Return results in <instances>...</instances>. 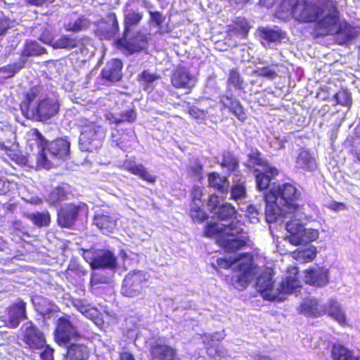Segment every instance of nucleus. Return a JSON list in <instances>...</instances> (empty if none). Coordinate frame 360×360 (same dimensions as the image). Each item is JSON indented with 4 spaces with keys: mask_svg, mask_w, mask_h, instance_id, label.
<instances>
[{
    "mask_svg": "<svg viewBox=\"0 0 360 360\" xmlns=\"http://www.w3.org/2000/svg\"><path fill=\"white\" fill-rule=\"evenodd\" d=\"M300 191L290 183L273 185L264 195L266 202L265 218L268 223H283L291 234L290 240L294 243L318 238L319 231L306 229L304 225L310 217L306 207L299 204Z\"/></svg>",
    "mask_w": 360,
    "mask_h": 360,
    "instance_id": "obj_1",
    "label": "nucleus"
},
{
    "mask_svg": "<svg viewBox=\"0 0 360 360\" xmlns=\"http://www.w3.org/2000/svg\"><path fill=\"white\" fill-rule=\"evenodd\" d=\"M41 91V86L31 88L20 104V110L27 119L46 122L58 115L60 104L55 96L38 98Z\"/></svg>",
    "mask_w": 360,
    "mask_h": 360,
    "instance_id": "obj_2",
    "label": "nucleus"
},
{
    "mask_svg": "<svg viewBox=\"0 0 360 360\" xmlns=\"http://www.w3.org/2000/svg\"><path fill=\"white\" fill-rule=\"evenodd\" d=\"M244 224L234 221L228 225L210 223L205 229V235L212 237L218 234L217 242L226 252H233L247 245L248 236L243 231Z\"/></svg>",
    "mask_w": 360,
    "mask_h": 360,
    "instance_id": "obj_3",
    "label": "nucleus"
},
{
    "mask_svg": "<svg viewBox=\"0 0 360 360\" xmlns=\"http://www.w3.org/2000/svg\"><path fill=\"white\" fill-rule=\"evenodd\" d=\"M33 136L41 147V152L37 159L38 166L46 169L51 167V161L49 159L46 151L49 152V156L53 159H64L68 156L70 150V143L66 140L58 139L47 144L42 134L37 129L34 130Z\"/></svg>",
    "mask_w": 360,
    "mask_h": 360,
    "instance_id": "obj_4",
    "label": "nucleus"
},
{
    "mask_svg": "<svg viewBox=\"0 0 360 360\" xmlns=\"http://www.w3.org/2000/svg\"><path fill=\"white\" fill-rule=\"evenodd\" d=\"M217 264L222 269H229L231 266L238 269L236 276L242 285H246L257 274L256 267L253 266L252 256L249 253L239 254L237 257L219 258Z\"/></svg>",
    "mask_w": 360,
    "mask_h": 360,
    "instance_id": "obj_5",
    "label": "nucleus"
},
{
    "mask_svg": "<svg viewBox=\"0 0 360 360\" xmlns=\"http://www.w3.org/2000/svg\"><path fill=\"white\" fill-rule=\"evenodd\" d=\"M77 125L81 130L79 143L82 150L91 152L101 147L105 136L101 126L84 117L77 119Z\"/></svg>",
    "mask_w": 360,
    "mask_h": 360,
    "instance_id": "obj_6",
    "label": "nucleus"
},
{
    "mask_svg": "<svg viewBox=\"0 0 360 360\" xmlns=\"http://www.w3.org/2000/svg\"><path fill=\"white\" fill-rule=\"evenodd\" d=\"M323 13L317 19L316 31L321 36L333 35L340 29V20L334 6L323 8Z\"/></svg>",
    "mask_w": 360,
    "mask_h": 360,
    "instance_id": "obj_7",
    "label": "nucleus"
},
{
    "mask_svg": "<svg viewBox=\"0 0 360 360\" xmlns=\"http://www.w3.org/2000/svg\"><path fill=\"white\" fill-rule=\"evenodd\" d=\"M146 282V274L143 271L129 272L123 281L121 292L126 297H137L141 294Z\"/></svg>",
    "mask_w": 360,
    "mask_h": 360,
    "instance_id": "obj_8",
    "label": "nucleus"
},
{
    "mask_svg": "<svg viewBox=\"0 0 360 360\" xmlns=\"http://www.w3.org/2000/svg\"><path fill=\"white\" fill-rule=\"evenodd\" d=\"M22 340L32 349H42L46 345L44 334L32 321L25 323L20 328Z\"/></svg>",
    "mask_w": 360,
    "mask_h": 360,
    "instance_id": "obj_9",
    "label": "nucleus"
},
{
    "mask_svg": "<svg viewBox=\"0 0 360 360\" xmlns=\"http://www.w3.org/2000/svg\"><path fill=\"white\" fill-rule=\"evenodd\" d=\"M290 13L297 21L311 22L317 20L324 12L323 8L318 5L306 1H300V3H297Z\"/></svg>",
    "mask_w": 360,
    "mask_h": 360,
    "instance_id": "obj_10",
    "label": "nucleus"
},
{
    "mask_svg": "<svg viewBox=\"0 0 360 360\" xmlns=\"http://www.w3.org/2000/svg\"><path fill=\"white\" fill-rule=\"evenodd\" d=\"M79 337L77 328L70 322L68 316L58 319L55 339L59 345L65 346L72 340H77Z\"/></svg>",
    "mask_w": 360,
    "mask_h": 360,
    "instance_id": "obj_11",
    "label": "nucleus"
},
{
    "mask_svg": "<svg viewBox=\"0 0 360 360\" xmlns=\"http://www.w3.org/2000/svg\"><path fill=\"white\" fill-rule=\"evenodd\" d=\"M273 284L271 269L264 271L257 278V288L264 299L268 300H283V297H280L279 289L274 288Z\"/></svg>",
    "mask_w": 360,
    "mask_h": 360,
    "instance_id": "obj_12",
    "label": "nucleus"
},
{
    "mask_svg": "<svg viewBox=\"0 0 360 360\" xmlns=\"http://www.w3.org/2000/svg\"><path fill=\"white\" fill-rule=\"evenodd\" d=\"M214 217L219 220H226L232 218L236 211L230 203H221L219 197L217 195H211L207 202Z\"/></svg>",
    "mask_w": 360,
    "mask_h": 360,
    "instance_id": "obj_13",
    "label": "nucleus"
},
{
    "mask_svg": "<svg viewBox=\"0 0 360 360\" xmlns=\"http://www.w3.org/2000/svg\"><path fill=\"white\" fill-rule=\"evenodd\" d=\"M117 44L118 46L124 48L129 54L139 52L146 48L148 41L147 37L139 32H136L131 37L123 36L122 38L117 39Z\"/></svg>",
    "mask_w": 360,
    "mask_h": 360,
    "instance_id": "obj_14",
    "label": "nucleus"
},
{
    "mask_svg": "<svg viewBox=\"0 0 360 360\" xmlns=\"http://www.w3.org/2000/svg\"><path fill=\"white\" fill-rule=\"evenodd\" d=\"M8 320L6 326L10 328H16L20 322L27 319L26 303L21 300L12 304L7 309Z\"/></svg>",
    "mask_w": 360,
    "mask_h": 360,
    "instance_id": "obj_15",
    "label": "nucleus"
},
{
    "mask_svg": "<svg viewBox=\"0 0 360 360\" xmlns=\"http://www.w3.org/2000/svg\"><path fill=\"white\" fill-rule=\"evenodd\" d=\"M80 207L74 204H65L58 211V224L64 228H70L75 224Z\"/></svg>",
    "mask_w": 360,
    "mask_h": 360,
    "instance_id": "obj_16",
    "label": "nucleus"
},
{
    "mask_svg": "<svg viewBox=\"0 0 360 360\" xmlns=\"http://www.w3.org/2000/svg\"><path fill=\"white\" fill-rule=\"evenodd\" d=\"M290 236L288 237L289 242L295 245H301L300 248L292 252V257L297 261L302 263H307L312 261L316 255V248L311 244V242L316 240L313 239L309 241H303L300 243H294L290 240Z\"/></svg>",
    "mask_w": 360,
    "mask_h": 360,
    "instance_id": "obj_17",
    "label": "nucleus"
},
{
    "mask_svg": "<svg viewBox=\"0 0 360 360\" xmlns=\"http://www.w3.org/2000/svg\"><path fill=\"white\" fill-rule=\"evenodd\" d=\"M118 30L117 17L115 13H110L98 23L96 34L101 39H109L113 38Z\"/></svg>",
    "mask_w": 360,
    "mask_h": 360,
    "instance_id": "obj_18",
    "label": "nucleus"
},
{
    "mask_svg": "<svg viewBox=\"0 0 360 360\" xmlns=\"http://www.w3.org/2000/svg\"><path fill=\"white\" fill-rule=\"evenodd\" d=\"M300 313L307 316H321L326 312V305L322 304L315 297H308L303 300L300 306Z\"/></svg>",
    "mask_w": 360,
    "mask_h": 360,
    "instance_id": "obj_19",
    "label": "nucleus"
},
{
    "mask_svg": "<svg viewBox=\"0 0 360 360\" xmlns=\"http://www.w3.org/2000/svg\"><path fill=\"white\" fill-rule=\"evenodd\" d=\"M89 44H90V39L89 38L77 39L69 35H63L53 43L52 46L53 49H67L81 46L80 51L83 53L84 50L87 49L86 46Z\"/></svg>",
    "mask_w": 360,
    "mask_h": 360,
    "instance_id": "obj_20",
    "label": "nucleus"
},
{
    "mask_svg": "<svg viewBox=\"0 0 360 360\" xmlns=\"http://www.w3.org/2000/svg\"><path fill=\"white\" fill-rule=\"evenodd\" d=\"M152 360H181L176 350L167 345L155 344L151 347Z\"/></svg>",
    "mask_w": 360,
    "mask_h": 360,
    "instance_id": "obj_21",
    "label": "nucleus"
},
{
    "mask_svg": "<svg viewBox=\"0 0 360 360\" xmlns=\"http://www.w3.org/2000/svg\"><path fill=\"white\" fill-rule=\"evenodd\" d=\"M123 167L148 183L154 184L156 181L155 176L151 174L142 164H137L134 160H126L123 163Z\"/></svg>",
    "mask_w": 360,
    "mask_h": 360,
    "instance_id": "obj_22",
    "label": "nucleus"
},
{
    "mask_svg": "<svg viewBox=\"0 0 360 360\" xmlns=\"http://www.w3.org/2000/svg\"><path fill=\"white\" fill-rule=\"evenodd\" d=\"M122 62L119 59L109 61L101 72L102 77L107 81L116 82L122 79Z\"/></svg>",
    "mask_w": 360,
    "mask_h": 360,
    "instance_id": "obj_23",
    "label": "nucleus"
},
{
    "mask_svg": "<svg viewBox=\"0 0 360 360\" xmlns=\"http://www.w3.org/2000/svg\"><path fill=\"white\" fill-rule=\"evenodd\" d=\"M171 82L176 89H191L194 86L193 77L184 68H177L171 77Z\"/></svg>",
    "mask_w": 360,
    "mask_h": 360,
    "instance_id": "obj_24",
    "label": "nucleus"
},
{
    "mask_svg": "<svg viewBox=\"0 0 360 360\" xmlns=\"http://www.w3.org/2000/svg\"><path fill=\"white\" fill-rule=\"evenodd\" d=\"M220 101L224 107L229 109L240 121L243 122L246 119L244 108L240 101L232 94L221 96Z\"/></svg>",
    "mask_w": 360,
    "mask_h": 360,
    "instance_id": "obj_25",
    "label": "nucleus"
},
{
    "mask_svg": "<svg viewBox=\"0 0 360 360\" xmlns=\"http://www.w3.org/2000/svg\"><path fill=\"white\" fill-rule=\"evenodd\" d=\"M305 282L312 285L322 287L328 283V271L323 268L305 271Z\"/></svg>",
    "mask_w": 360,
    "mask_h": 360,
    "instance_id": "obj_26",
    "label": "nucleus"
},
{
    "mask_svg": "<svg viewBox=\"0 0 360 360\" xmlns=\"http://www.w3.org/2000/svg\"><path fill=\"white\" fill-rule=\"evenodd\" d=\"M96 259L94 269L101 268L112 269L117 266V258L110 250H98Z\"/></svg>",
    "mask_w": 360,
    "mask_h": 360,
    "instance_id": "obj_27",
    "label": "nucleus"
},
{
    "mask_svg": "<svg viewBox=\"0 0 360 360\" xmlns=\"http://www.w3.org/2000/svg\"><path fill=\"white\" fill-rule=\"evenodd\" d=\"M278 174V170L271 167H266L263 172H259L256 176L257 186L259 190L262 191L269 188L270 191L273 185L276 183H271L272 179Z\"/></svg>",
    "mask_w": 360,
    "mask_h": 360,
    "instance_id": "obj_28",
    "label": "nucleus"
},
{
    "mask_svg": "<svg viewBox=\"0 0 360 360\" xmlns=\"http://www.w3.org/2000/svg\"><path fill=\"white\" fill-rule=\"evenodd\" d=\"M143 14L139 11L127 8L124 11V35L128 37L138 26L142 20Z\"/></svg>",
    "mask_w": 360,
    "mask_h": 360,
    "instance_id": "obj_29",
    "label": "nucleus"
},
{
    "mask_svg": "<svg viewBox=\"0 0 360 360\" xmlns=\"http://www.w3.org/2000/svg\"><path fill=\"white\" fill-rule=\"evenodd\" d=\"M295 167L305 171H313L316 168V162L309 150L302 149L296 157Z\"/></svg>",
    "mask_w": 360,
    "mask_h": 360,
    "instance_id": "obj_30",
    "label": "nucleus"
},
{
    "mask_svg": "<svg viewBox=\"0 0 360 360\" xmlns=\"http://www.w3.org/2000/svg\"><path fill=\"white\" fill-rule=\"evenodd\" d=\"M258 31L261 39L267 43H279L285 39V33L278 27H260Z\"/></svg>",
    "mask_w": 360,
    "mask_h": 360,
    "instance_id": "obj_31",
    "label": "nucleus"
},
{
    "mask_svg": "<svg viewBox=\"0 0 360 360\" xmlns=\"http://www.w3.org/2000/svg\"><path fill=\"white\" fill-rule=\"evenodd\" d=\"M89 351L83 344H71L68 347L65 360H87Z\"/></svg>",
    "mask_w": 360,
    "mask_h": 360,
    "instance_id": "obj_32",
    "label": "nucleus"
},
{
    "mask_svg": "<svg viewBox=\"0 0 360 360\" xmlns=\"http://www.w3.org/2000/svg\"><path fill=\"white\" fill-rule=\"evenodd\" d=\"M94 224L104 234L112 233L116 226V220L108 214H97L94 219Z\"/></svg>",
    "mask_w": 360,
    "mask_h": 360,
    "instance_id": "obj_33",
    "label": "nucleus"
},
{
    "mask_svg": "<svg viewBox=\"0 0 360 360\" xmlns=\"http://www.w3.org/2000/svg\"><path fill=\"white\" fill-rule=\"evenodd\" d=\"M301 287V282L298 279L296 274L294 275H290L285 277V278L282 281L280 285V287L278 288L279 289L278 292H280V297L284 299V294H290L293 291L296 290L297 288Z\"/></svg>",
    "mask_w": 360,
    "mask_h": 360,
    "instance_id": "obj_34",
    "label": "nucleus"
},
{
    "mask_svg": "<svg viewBox=\"0 0 360 360\" xmlns=\"http://www.w3.org/2000/svg\"><path fill=\"white\" fill-rule=\"evenodd\" d=\"M209 185L219 193H226L229 188V182L226 177L217 172L211 173L208 177Z\"/></svg>",
    "mask_w": 360,
    "mask_h": 360,
    "instance_id": "obj_35",
    "label": "nucleus"
},
{
    "mask_svg": "<svg viewBox=\"0 0 360 360\" xmlns=\"http://www.w3.org/2000/svg\"><path fill=\"white\" fill-rule=\"evenodd\" d=\"M326 313L340 324H346V315L340 304L335 300H331L329 301L326 306Z\"/></svg>",
    "mask_w": 360,
    "mask_h": 360,
    "instance_id": "obj_36",
    "label": "nucleus"
},
{
    "mask_svg": "<svg viewBox=\"0 0 360 360\" xmlns=\"http://www.w3.org/2000/svg\"><path fill=\"white\" fill-rule=\"evenodd\" d=\"M91 21L85 16H80L64 24V29L68 32H77L86 30L89 27Z\"/></svg>",
    "mask_w": 360,
    "mask_h": 360,
    "instance_id": "obj_37",
    "label": "nucleus"
},
{
    "mask_svg": "<svg viewBox=\"0 0 360 360\" xmlns=\"http://www.w3.org/2000/svg\"><path fill=\"white\" fill-rule=\"evenodd\" d=\"M72 304L74 307L86 318L96 322L98 316V311L96 308L91 307L83 300H75L72 302Z\"/></svg>",
    "mask_w": 360,
    "mask_h": 360,
    "instance_id": "obj_38",
    "label": "nucleus"
},
{
    "mask_svg": "<svg viewBox=\"0 0 360 360\" xmlns=\"http://www.w3.org/2000/svg\"><path fill=\"white\" fill-rule=\"evenodd\" d=\"M160 76L156 73H151L148 70H144L139 75V82L143 89L148 92H151L155 87V82L158 80Z\"/></svg>",
    "mask_w": 360,
    "mask_h": 360,
    "instance_id": "obj_39",
    "label": "nucleus"
},
{
    "mask_svg": "<svg viewBox=\"0 0 360 360\" xmlns=\"http://www.w3.org/2000/svg\"><path fill=\"white\" fill-rule=\"evenodd\" d=\"M69 195V187L63 185L54 188L47 197V201L51 205H55L68 198Z\"/></svg>",
    "mask_w": 360,
    "mask_h": 360,
    "instance_id": "obj_40",
    "label": "nucleus"
},
{
    "mask_svg": "<svg viewBox=\"0 0 360 360\" xmlns=\"http://www.w3.org/2000/svg\"><path fill=\"white\" fill-rule=\"evenodd\" d=\"M338 34V39L340 44H345L357 36V31L356 29L345 22H340V29L335 33Z\"/></svg>",
    "mask_w": 360,
    "mask_h": 360,
    "instance_id": "obj_41",
    "label": "nucleus"
},
{
    "mask_svg": "<svg viewBox=\"0 0 360 360\" xmlns=\"http://www.w3.org/2000/svg\"><path fill=\"white\" fill-rule=\"evenodd\" d=\"M231 199L238 203L242 202L247 197L245 182L240 180L233 183L230 189Z\"/></svg>",
    "mask_w": 360,
    "mask_h": 360,
    "instance_id": "obj_42",
    "label": "nucleus"
},
{
    "mask_svg": "<svg viewBox=\"0 0 360 360\" xmlns=\"http://www.w3.org/2000/svg\"><path fill=\"white\" fill-rule=\"evenodd\" d=\"M24 216L38 227L48 226L51 221L48 212L25 213Z\"/></svg>",
    "mask_w": 360,
    "mask_h": 360,
    "instance_id": "obj_43",
    "label": "nucleus"
},
{
    "mask_svg": "<svg viewBox=\"0 0 360 360\" xmlns=\"http://www.w3.org/2000/svg\"><path fill=\"white\" fill-rule=\"evenodd\" d=\"M331 356L333 360H359L352 352L340 345H334L332 347Z\"/></svg>",
    "mask_w": 360,
    "mask_h": 360,
    "instance_id": "obj_44",
    "label": "nucleus"
},
{
    "mask_svg": "<svg viewBox=\"0 0 360 360\" xmlns=\"http://www.w3.org/2000/svg\"><path fill=\"white\" fill-rule=\"evenodd\" d=\"M221 165L229 172H235L238 167V160L236 156L230 152H224L222 154Z\"/></svg>",
    "mask_w": 360,
    "mask_h": 360,
    "instance_id": "obj_45",
    "label": "nucleus"
},
{
    "mask_svg": "<svg viewBox=\"0 0 360 360\" xmlns=\"http://www.w3.org/2000/svg\"><path fill=\"white\" fill-rule=\"evenodd\" d=\"M25 63V60H20L13 64L5 65L1 68L0 73L4 75V78L12 77L23 68Z\"/></svg>",
    "mask_w": 360,
    "mask_h": 360,
    "instance_id": "obj_46",
    "label": "nucleus"
},
{
    "mask_svg": "<svg viewBox=\"0 0 360 360\" xmlns=\"http://www.w3.org/2000/svg\"><path fill=\"white\" fill-rule=\"evenodd\" d=\"M46 49L37 41H27L22 51L24 56H34L41 55Z\"/></svg>",
    "mask_w": 360,
    "mask_h": 360,
    "instance_id": "obj_47",
    "label": "nucleus"
},
{
    "mask_svg": "<svg viewBox=\"0 0 360 360\" xmlns=\"http://www.w3.org/2000/svg\"><path fill=\"white\" fill-rule=\"evenodd\" d=\"M202 204H191L190 215L198 222H202L207 218V213L202 208Z\"/></svg>",
    "mask_w": 360,
    "mask_h": 360,
    "instance_id": "obj_48",
    "label": "nucleus"
},
{
    "mask_svg": "<svg viewBox=\"0 0 360 360\" xmlns=\"http://www.w3.org/2000/svg\"><path fill=\"white\" fill-rule=\"evenodd\" d=\"M136 143V136L132 133L130 134L123 135L121 138V141L117 143V145L124 150H130L134 147Z\"/></svg>",
    "mask_w": 360,
    "mask_h": 360,
    "instance_id": "obj_49",
    "label": "nucleus"
},
{
    "mask_svg": "<svg viewBox=\"0 0 360 360\" xmlns=\"http://www.w3.org/2000/svg\"><path fill=\"white\" fill-rule=\"evenodd\" d=\"M334 98L336 101V103L350 108L352 105V97L351 94L347 90H341L337 92L334 95Z\"/></svg>",
    "mask_w": 360,
    "mask_h": 360,
    "instance_id": "obj_50",
    "label": "nucleus"
},
{
    "mask_svg": "<svg viewBox=\"0 0 360 360\" xmlns=\"http://www.w3.org/2000/svg\"><path fill=\"white\" fill-rule=\"evenodd\" d=\"M228 82L231 84L236 89H243V79L236 70H231L230 71Z\"/></svg>",
    "mask_w": 360,
    "mask_h": 360,
    "instance_id": "obj_51",
    "label": "nucleus"
},
{
    "mask_svg": "<svg viewBox=\"0 0 360 360\" xmlns=\"http://www.w3.org/2000/svg\"><path fill=\"white\" fill-rule=\"evenodd\" d=\"M136 119V112L135 110L130 109L123 112L120 114V118H115L114 122L117 124L127 122L129 123L134 122Z\"/></svg>",
    "mask_w": 360,
    "mask_h": 360,
    "instance_id": "obj_52",
    "label": "nucleus"
},
{
    "mask_svg": "<svg viewBox=\"0 0 360 360\" xmlns=\"http://www.w3.org/2000/svg\"><path fill=\"white\" fill-rule=\"evenodd\" d=\"M110 278L105 275L98 272H93L91 275L90 283L91 285H96L98 284H108Z\"/></svg>",
    "mask_w": 360,
    "mask_h": 360,
    "instance_id": "obj_53",
    "label": "nucleus"
},
{
    "mask_svg": "<svg viewBox=\"0 0 360 360\" xmlns=\"http://www.w3.org/2000/svg\"><path fill=\"white\" fill-rule=\"evenodd\" d=\"M260 212L256 206L250 205L246 208V217L249 219L250 223L255 224L259 222V216Z\"/></svg>",
    "mask_w": 360,
    "mask_h": 360,
    "instance_id": "obj_54",
    "label": "nucleus"
},
{
    "mask_svg": "<svg viewBox=\"0 0 360 360\" xmlns=\"http://www.w3.org/2000/svg\"><path fill=\"white\" fill-rule=\"evenodd\" d=\"M255 73L258 76L264 77L269 79H273L277 77L276 71L269 67L257 68Z\"/></svg>",
    "mask_w": 360,
    "mask_h": 360,
    "instance_id": "obj_55",
    "label": "nucleus"
},
{
    "mask_svg": "<svg viewBox=\"0 0 360 360\" xmlns=\"http://www.w3.org/2000/svg\"><path fill=\"white\" fill-rule=\"evenodd\" d=\"M98 250H83L82 256L83 258L94 269V263L96 262V256L97 255Z\"/></svg>",
    "mask_w": 360,
    "mask_h": 360,
    "instance_id": "obj_56",
    "label": "nucleus"
},
{
    "mask_svg": "<svg viewBox=\"0 0 360 360\" xmlns=\"http://www.w3.org/2000/svg\"><path fill=\"white\" fill-rule=\"evenodd\" d=\"M226 336V334L224 331L216 333L213 335L210 334H205L202 338L203 340V342L205 344H209L210 342L220 341L224 339Z\"/></svg>",
    "mask_w": 360,
    "mask_h": 360,
    "instance_id": "obj_57",
    "label": "nucleus"
},
{
    "mask_svg": "<svg viewBox=\"0 0 360 360\" xmlns=\"http://www.w3.org/2000/svg\"><path fill=\"white\" fill-rule=\"evenodd\" d=\"M202 195V189L200 187H194L191 192V204H202L203 202L201 200Z\"/></svg>",
    "mask_w": 360,
    "mask_h": 360,
    "instance_id": "obj_58",
    "label": "nucleus"
},
{
    "mask_svg": "<svg viewBox=\"0 0 360 360\" xmlns=\"http://www.w3.org/2000/svg\"><path fill=\"white\" fill-rule=\"evenodd\" d=\"M150 20L155 24L156 26L160 27L165 21V17L158 11L150 12Z\"/></svg>",
    "mask_w": 360,
    "mask_h": 360,
    "instance_id": "obj_59",
    "label": "nucleus"
},
{
    "mask_svg": "<svg viewBox=\"0 0 360 360\" xmlns=\"http://www.w3.org/2000/svg\"><path fill=\"white\" fill-rule=\"evenodd\" d=\"M188 113L193 117L196 119H202L205 116V111L204 110H200L196 106H191L188 109Z\"/></svg>",
    "mask_w": 360,
    "mask_h": 360,
    "instance_id": "obj_60",
    "label": "nucleus"
},
{
    "mask_svg": "<svg viewBox=\"0 0 360 360\" xmlns=\"http://www.w3.org/2000/svg\"><path fill=\"white\" fill-rule=\"evenodd\" d=\"M44 349L40 353L41 360H53V349L48 345H45Z\"/></svg>",
    "mask_w": 360,
    "mask_h": 360,
    "instance_id": "obj_61",
    "label": "nucleus"
},
{
    "mask_svg": "<svg viewBox=\"0 0 360 360\" xmlns=\"http://www.w3.org/2000/svg\"><path fill=\"white\" fill-rule=\"evenodd\" d=\"M299 0H283L281 7L287 11H291L297 3H300Z\"/></svg>",
    "mask_w": 360,
    "mask_h": 360,
    "instance_id": "obj_62",
    "label": "nucleus"
},
{
    "mask_svg": "<svg viewBox=\"0 0 360 360\" xmlns=\"http://www.w3.org/2000/svg\"><path fill=\"white\" fill-rule=\"evenodd\" d=\"M9 27V23L7 19H0V36L4 35Z\"/></svg>",
    "mask_w": 360,
    "mask_h": 360,
    "instance_id": "obj_63",
    "label": "nucleus"
},
{
    "mask_svg": "<svg viewBox=\"0 0 360 360\" xmlns=\"http://www.w3.org/2000/svg\"><path fill=\"white\" fill-rule=\"evenodd\" d=\"M120 360H135L133 355L129 352H124L120 354Z\"/></svg>",
    "mask_w": 360,
    "mask_h": 360,
    "instance_id": "obj_64",
    "label": "nucleus"
}]
</instances>
